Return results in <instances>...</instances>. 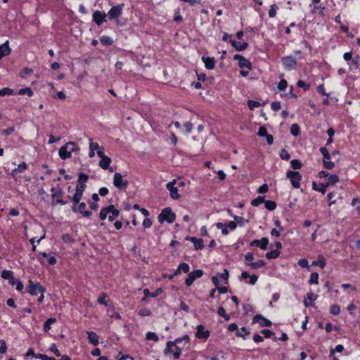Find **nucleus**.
<instances>
[{
	"instance_id": "nucleus-1",
	"label": "nucleus",
	"mask_w": 360,
	"mask_h": 360,
	"mask_svg": "<svg viewBox=\"0 0 360 360\" xmlns=\"http://www.w3.org/2000/svg\"><path fill=\"white\" fill-rule=\"evenodd\" d=\"M190 337L188 335H184L181 338L175 339L174 341H168L164 349L165 356L172 354L175 359H179L181 355L183 349L189 344Z\"/></svg>"
},
{
	"instance_id": "nucleus-2",
	"label": "nucleus",
	"mask_w": 360,
	"mask_h": 360,
	"mask_svg": "<svg viewBox=\"0 0 360 360\" xmlns=\"http://www.w3.org/2000/svg\"><path fill=\"white\" fill-rule=\"evenodd\" d=\"M79 150V148L77 144L70 141L59 148L58 155L62 160H66L71 158L72 153L78 152Z\"/></svg>"
},
{
	"instance_id": "nucleus-3",
	"label": "nucleus",
	"mask_w": 360,
	"mask_h": 360,
	"mask_svg": "<svg viewBox=\"0 0 360 360\" xmlns=\"http://www.w3.org/2000/svg\"><path fill=\"white\" fill-rule=\"evenodd\" d=\"M119 214V210L116 209L113 205H110L101 210L99 213V217L101 220H104L108 217V220L110 221H112L117 217H118Z\"/></svg>"
},
{
	"instance_id": "nucleus-4",
	"label": "nucleus",
	"mask_w": 360,
	"mask_h": 360,
	"mask_svg": "<svg viewBox=\"0 0 360 360\" xmlns=\"http://www.w3.org/2000/svg\"><path fill=\"white\" fill-rule=\"evenodd\" d=\"M158 221L160 224H163L165 221H167L169 224L173 223L176 219V215L172 212L171 207H165L164 208L158 217Z\"/></svg>"
},
{
	"instance_id": "nucleus-5",
	"label": "nucleus",
	"mask_w": 360,
	"mask_h": 360,
	"mask_svg": "<svg viewBox=\"0 0 360 360\" xmlns=\"http://www.w3.org/2000/svg\"><path fill=\"white\" fill-rule=\"evenodd\" d=\"M124 6V4L112 6L106 14L108 19L110 20H115L118 24L119 18L122 14Z\"/></svg>"
},
{
	"instance_id": "nucleus-6",
	"label": "nucleus",
	"mask_w": 360,
	"mask_h": 360,
	"mask_svg": "<svg viewBox=\"0 0 360 360\" xmlns=\"http://www.w3.org/2000/svg\"><path fill=\"white\" fill-rule=\"evenodd\" d=\"M27 292L32 296L37 295L38 293L44 294L46 288L38 282L30 281L27 285Z\"/></svg>"
},
{
	"instance_id": "nucleus-7",
	"label": "nucleus",
	"mask_w": 360,
	"mask_h": 360,
	"mask_svg": "<svg viewBox=\"0 0 360 360\" xmlns=\"http://www.w3.org/2000/svg\"><path fill=\"white\" fill-rule=\"evenodd\" d=\"M286 177L290 179L293 188H299L300 187V181L302 177L300 172L288 170L286 172Z\"/></svg>"
},
{
	"instance_id": "nucleus-8",
	"label": "nucleus",
	"mask_w": 360,
	"mask_h": 360,
	"mask_svg": "<svg viewBox=\"0 0 360 360\" xmlns=\"http://www.w3.org/2000/svg\"><path fill=\"white\" fill-rule=\"evenodd\" d=\"M113 184L120 190H124L127 188L129 181L123 179L120 173L116 172L113 176Z\"/></svg>"
},
{
	"instance_id": "nucleus-9",
	"label": "nucleus",
	"mask_w": 360,
	"mask_h": 360,
	"mask_svg": "<svg viewBox=\"0 0 360 360\" xmlns=\"http://www.w3.org/2000/svg\"><path fill=\"white\" fill-rule=\"evenodd\" d=\"M282 64L285 70L290 71L295 70L297 67V59L292 56H287L281 59Z\"/></svg>"
},
{
	"instance_id": "nucleus-10",
	"label": "nucleus",
	"mask_w": 360,
	"mask_h": 360,
	"mask_svg": "<svg viewBox=\"0 0 360 360\" xmlns=\"http://www.w3.org/2000/svg\"><path fill=\"white\" fill-rule=\"evenodd\" d=\"M97 155L99 158H101V160L99 161V166L105 170L108 169L110 172H112L113 168L110 167L111 159L106 156L104 154V152L98 151Z\"/></svg>"
},
{
	"instance_id": "nucleus-11",
	"label": "nucleus",
	"mask_w": 360,
	"mask_h": 360,
	"mask_svg": "<svg viewBox=\"0 0 360 360\" xmlns=\"http://www.w3.org/2000/svg\"><path fill=\"white\" fill-rule=\"evenodd\" d=\"M203 275V271L201 269L194 270L190 272L185 280V284L186 286H191L195 280L202 277Z\"/></svg>"
},
{
	"instance_id": "nucleus-12",
	"label": "nucleus",
	"mask_w": 360,
	"mask_h": 360,
	"mask_svg": "<svg viewBox=\"0 0 360 360\" xmlns=\"http://www.w3.org/2000/svg\"><path fill=\"white\" fill-rule=\"evenodd\" d=\"M107 15L105 12H101L100 11H95L92 15V20L98 26L101 25L103 23L107 21Z\"/></svg>"
},
{
	"instance_id": "nucleus-13",
	"label": "nucleus",
	"mask_w": 360,
	"mask_h": 360,
	"mask_svg": "<svg viewBox=\"0 0 360 360\" xmlns=\"http://www.w3.org/2000/svg\"><path fill=\"white\" fill-rule=\"evenodd\" d=\"M86 188V186H83L82 184H77L76 188H75V193L74 195L71 198L72 202H74L75 205L78 204L80 201V200L82 198L83 192Z\"/></svg>"
},
{
	"instance_id": "nucleus-14",
	"label": "nucleus",
	"mask_w": 360,
	"mask_h": 360,
	"mask_svg": "<svg viewBox=\"0 0 360 360\" xmlns=\"http://www.w3.org/2000/svg\"><path fill=\"white\" fill-rule=\"evenodd\" d=\"M233 59L238 60V65L240 68H246L247 70H251V63L243 56L239 54H235L233 56Z\"/></svg>"
},
{
	"instance_id": "nucleus-15",
	"label": "nucleus",
	"mask_w": 360,
	"mask_h": 360,
	"mask_svg": "<svg viewBox=\"0 0 360 360\" xmlns=\"http://www.w3.org/2000/svg\"><path fill=\"white\" fill-rule=\"evenodd\" d=\"M176 182V181L174 179L166 185V188L169 191L171 198L175 200L180 197L177 187L174 186Z\"/></svg>"
},
{
	"instance_id": "nucleus-16",
	"label": "nucleus",
	"mask_w": 360,
	"mask_h": 360,
	"mask_svg": "<svg viewBox=\"0 0 360 360\" xmlns=\"http://www.w3.org/2000/svg\"><path fill=\"white\" fill-rule=\"evenodd\" d=\"M269 244V239L267 238H262L260 240L255 239L250 243V246L258 247L261 250H266Z\"/></svg>"
},
{
	"instance_id": "nucleus-17",
	"label": "nucleus",
	"mask_w": 360,
	"mask_h": 360,
	"mask_svg": "<svg viewBox=\"0 0 360 360\" xmlns=\"http://www.w3.org/2000/svg\"><path fill=\"white\" fill-rule=\"evenodd\" d=\"M210 335V330L205 329L203 325H198L196 328L195 336L198 338L207 339Z\"/></svg>"
},
{
	"instance_id": "nucleus-18",
	"label": "nucleus",
	"mask_w": 360,
	"mask_h": 360,
	"mask_svg": "<svg viewBox=\"0 0 360 360\" xmlns=\"http://www.w3.org/2000/svg\"><path fill=\"white\" fill-rule=\"evenodd\" d=\"M253 323H257L260 326H271L272 323L270 320L264 317L261 314H257L253 317Z\"/></svg>"
},
{
	"instance_id": "nucleus-19",
	"label": "nucleus",
	"mask_w": 360,
	"mask_h": 360,
	"mask_svg": "<svg viewBox=\"0 0 360 360\" xmlns=\"http://www.w3.org/2000/svg\"><path fill=\"white\" fill-rule=\"evenodd\" d=\"M249 278V281H246L247 283H249L250 285H255L256 282L258 280V276L255 274L250 275V274L248 271H243L241 273L240 276H239V279L240 281L244 280L245 278Z\"/></svg>"
},
{
	"instance_id": "nucleus-20",
	"label": "nucleus",
	"mask_w": 360,
	"mask_h": 360,
	"mask_svg": "<svg viewBox=\"0 0 360 360\" xmlns=\"http://www.w3.org/2000/svg\"><path fill=\"white\" fill-rule=\"evenodd\" d=\"M86 203L82 202L79 204L77 209L75 208V205H74L72 210L74 212L77 211L79 213H81L84 217H89L91 215V212L86 210Z\"/></svg>"
},
{
	"instance_id": "nucleus-21",
	"label": "nucleus",
	"mask_w": 360,
	"mask_h": 360,
	"mask_svg": "<svg viewBox=\"0 0 360 360\" xmlns=\"http://www.w3.org/2000/svg\"><path fill=\"white\" fill-rule=\"evenodd\" d=\"M201 59L204 63L206 69L213 70L214 68L216 61L213 57L202 56Z\"/></svg>"
},
{
	"instance_id": "nucleus-22",
	"label": "nucleus",
	"mask_w": 360,
	"mask_h": 360,
	"mask_svg": "<svg viewBox=\"0 0 360 360\" xmlns=\"http://www.w3.org/2000/svg\"><path fill=\"white\" fill-rule=\"evenodd\" d=\"M186 240L193 243L194 248L196 250H202L204 248V241L201 238L198 239L195 237H187Z\"/></svg>"
},
{
	"instance_id": "nucleus-23",
	"label": "nucleus",
	"mask_w": 360,
	"mask_h": 360,
	"mask_svg": "<svg viewBox=\"0 0 360 360\" xmlns=\"http://www.w3.org/2000/svg\"><path fill=\"white\" fill-rule=\"evenodd\" d=\"M87 338L91 345L97 346L99 344V338L98 335L94 331H87Z\"/></svg>"
},
{
	"instance_id": "nucleus-24",
	"label": "nucleus",
	"mask_w": 360,
	"mask_h": 360,
	"mask_svg": "<svg viewBox=\"0 0 360 360\" xmlns=\"http://www.w3.org/2000/svg\"><path fill=\"white\" fill-rule=\"evenodd\" d=\"M11 51V49L9 47L8 41H6V42L0 45V59H1L4 56L9 55Z\"/></svg>"
},
{
	"instance_id": "nucleus-25",
	"label": "nucleus",
	"mask_w": 360,
	"mask_h": 360,
	"mask_svg": "<svg viewBox=\"0 0 360 360\" xmlns=\"http://www.w3.org/2000/svg\"><path fill=\"white\" fill-rule=\"evenodd\" d=\"M229 42L231 43V46H233L238 51L245 50L248 46V44L247 42L241 43L240 41L232 39H231Z\"/></svg>"
},
{
	"instance_id": "nucleus-26",
	"label": "nucleus",
	"mask_w": 360,
	"mask_h": 360,
	"mask_svg": "<svg viewBox=\"0 0 360 360\" xmlns=\"http://www.w3.org/2000/svg\"><path fill=\"white\" fill-rule=\"evenodd\" d=\"M27 168V164L23 162L18 165V167L12 170V174L15 175L24 172Z\"/></svg>"
},
{
	"instance_id": "nucleus-27",
	"label": "nucleus",
	"mask_w": 360,
	"mask_h": 360,
	"mask_svg": "<svg viewBox=\"0 0 360 360\" xmlns=\"http://www.w3.org/2000/svg\"><path fill=\"white\" fill-rule=\"evenodd\" d=\"M266 263L264 260L259 259L255 262L246 264V266H250L252 269H257L265 266Z\"/></svg>"
},
{
	"instance_id": "nucleus-28",
	"label": "nucleus",
	"mask_w": 360,
	"mask_h": 360,
	"mask_svg": "<svg viewBox=\"0 0 360 360\" xmlns=\"http://www.w3.org/2000/svg\"><path fill=\"white\" fill-rule=\"evenodd\" d=\"M250 333V332L247 328L242 327L240 328V330H237V332L236 333V335L237 337L242 338L243 340H246Z\"/></svg>"
},
{
	"instance_id": "nucleus-29",
	"label": "nucleus",
	"mask_w": 360,
	"mask_h": 360,
	"mask_svg": "<svg viewBox=\"0 0 360 360\" xmlns=\"http://www.w3.org/2000/svg\"><path fill=\"white\" fill-rule=\"evenodd\" d=\"M326 259L322 255H319L318 259L312 262L313 266H319L321 269H323L326 266Z\"/></svg>"
},
{
	"instance_id": "nucleus-30",
	"label": "nucleus",
	"mask_w": 360,
	"mask_h": 360,
	"mask_svg": "<svg viewBox=\"0 0 360 360\" xmlns=\"http://www.w3.org/2000/svg\"><path fill=\"white\" fill-rule=\"evenodd\" d=\"M89 148H92L94 151L96 150V153L98 151L104 152L103 147L100 146L98 143L94 142L93 139L91 138H89Z\"/></svg>"
},
{
	"instance_id": "nucleus-31",
	"label": "nucleus",
	"mask_w": 360,
	"mask_h": 360,
	"mask_svg": "<svg viewBox=\"0 0 360 360\" xmlns=\"http://www.w3.org/2000/svg\"><path fill=\"white\" fill-rule=\"evenodd\" d=\"M56 322V319L55 318H49L48 319L45 323H44L43 330L44 332H48L51 329V325L55 323Z\"/></svg>"
},
{
	"instance_id": "nucleus-32",
	"label": "nucleus",
	"mask_w": 360,
	"mask_h": 360,
	"mask_svg": "<svg viewBox=\"0 0 360 360\" xmlns=\"http://www.w3.org/2000/svg\"><path fill=\"white\" fill-rule=\"evenodd\" d=\"M100 41L103 46H110L113 44V39L109 36H102Z\"/></svg>"
},
{
	"instance_id": "nucleus-33",
	"label": "nucleus",
	"mask_w": 360,
	"mask_h": 360,
	"mask_svg": "<svg viewBox=\"0 0 360 360\" xmlns=\"http://www.w3.org/2000/svg\"><path fill=\"white\" fill-rule=\"evenodd\" d=\"M1 276L2 278L5 280H8L13 278L14 276V273L11 270H3L1 274Z\"/></svg>"
},
{
	"instance_id": "nucleus-34",
	"label": "nucleus",
	"mask_w": 360,
	"mask_h": 360,
	"mask_svg": "<svg viewBox=\"0 0 360 360\" xmlns=\"http://www.w3.org/2000/svg\"><path fill=\"white\" fill-rule=\"evenodd\" d=\"M281 252L278 250H271L266 253V257L268 259H276L279 257Z\"/></svg>"
},
{
	"instance_id": "nucleus-35",
	"label": "nucleus",
	"mask_w": 360,
	"mask_h": 360,
	"mask_svg": "<svg viewBox=\"0 0 360 360\" xmlns=\"http://www.w3.org/2000/svg\"><path fill=\"white\" fill-rule=\"evenodd\" d=\"M339 181V177L336 174H329L328 177V182L326 186L334 185L335 183Z\"/></svg>"
},
{
	"instance_id": "nucleus-36",
	"label": "nucleus",
	"mask_w": 360,
	"mask_h": 360,
	"mask_svg": "<svg viewBox=\"0 0 360 360\" xmlns=\"http://www.w3.org/2000/svg\"><path fill=\"white\" fill-rule=\"evenodd\" d=\"M265 208L269 211H273L276 208V203L273 200H265L264 201Z\"/></svg>"
},
{
	"instance_id": "nucleus-37",
	"label": "nucleus",
	"mask_w": 360,
	"mask_h": 360,
	"mask_svg": "<svg viewBox=\"0 0 360 360\" xmlns=\"http://www.w3.org/2000/svg\"><path fill=\"white\" fill-rule=\"evenodd\" d=\"M216 227L218 229L221 230V233L223 235H227L229 233L228 226L226 225V224L218 222L216 224Z\"/></svg>"
},
{
	"instance_id": "nucleus-38",
	"label": "nucleus",
	"mask_w": 360,
	"mask_h": 360,
	"mask_svg": "<svg viewBox=\"0 0 360 360\" xmlns=\"http://www.w3.org/2000/svg\"><path fill=\"white\" fill-rule=\"evenodd\" d=\"M217 314L219 316L223 317L226 321H229L231 319L230 315L226 313L224 308L222 307H219L218 308Z\"/></svg>"
},
{
	"instance_id": "nucleus-39",
	"label": "nucleus",
	"mask_w": 360,
	"mask_h": 360,
	"mask_svg": "<svg viewBox=\"0 0 360 360\" xmlns=\"http://www.w3.org/2000/svg\"><path fill=\"white\" fill-rule=\"evenodd\" d=\"M264 201H265V200H264V196H257L256 198L253 199L251 201V205L253 207H257L260 204L264 202Z\"/></svg>"
},
{
	"instance_id": "nucleus-40",
	"label": "nucleus",
	"mask_w": 360,
	"mask_h": 360,
	"mask_svg": "<svg viewBox=\"0 0 360 360\" xmlns=\"http://www.w3.org/2000/svg\"><path fill=\"white\" fill-rule=\"evenodd\" d=\"M18 95H27L29 97H31L33 95V91L30 87H26L23 89H20L18 92Z\"/></svg>"
},
{
	"instance_id": "nucleus-41",
	"label": "nucleus",
	"mask_w": 360,
	"mask_h": 360,
	"mask_svg": "<svg viewBox=\"0 0 360 360\" xmlns=\"http://www.w3.org/2000/svg\"><path fill=\"white\" fill-rule=\"evenodd\" d=\"M89 176L84 173H79L78 177V183L77 184H82L83 186H86L85 183L88 181Z\"/></svg>"
},
{
	"instance_id": "nucleus-42",
	"label": "nucleus",
	"mask_w": 360,
	"mask_h": 360,
	"mask_svg": "<svg viewBox=\"0 0 360 360\" xmlns=\"http://www.w3.org/2000/svg\"><path fill=\"white\" fill-rule=\"evenodd\" d=\"M319 274L316 272H314L311 274L310 278L309 280V283L310 285L312 284H318L319 283Z\"/></svg>"
},
{
	"instance_id": "nucleus-43",
	"label": "nucleus",
	"mask_w": 360,
	"mask_h": 360,
	"mask_svg": "<svg viewBox=\"0 0 360 360\" xmlns=\"http://www.w3.org/2000/svg\"><path fill=\"white\" fill-rule=\"evenodd\" d=\"M233 218L236 220L235 221L237 223V225H239L240 226H243L249 222L248 219H245L242 217L235 215L233 216Z\"/></svg>"
},
{
	"instance_id": "nucleus-44",
	"label": "nucleus",
	"mask_w": 360,
	"mask_h": 360,
	"mask_svg": "<svg viewBox=\"0 0 360 360\" xmlns=\"http://www.w3.org/2000/svg\"><path fill=\"white\" fill-rule=\"evenodd\" d=\"M290 133L294 136H297L300 133V127L297 124H293L290 127Z\"/></svg>"
},
{
	"instance_id": "nucleus-45",
	"label": "nucleus",
	"mask_w": 360,
	"mask_h": 360,
	"mask_svg": "<svg viewBox=\"0 0 360 360\" xmlns=\"http://www.w3.org/2000/svg\"><path fill=\"white\" fill-rule=\"evenodd\" d=\"M146 339L148 340H153L154 342H158L159 340L158 336L154 332H148L146 334Z\"/></svg>"
},
{
	"instance_id": "nucleus-46",
	"label": "nucleus",
	"mask_w": 360,
	"mask_h": 360,
	"mask_svg": "<svg viewBox=\"0 0 360 360\" xmlns=\"http://www.w3.org/2000/svg\"><path fill=\"white\" fill-rule=\"evenodd\" d=\"M316 297H314L313 293H307V297L304 300V305L307 307L311 305V304L308 302H314L315 300Z\"/></svg>"
},
{
	"instance_id": "nucleus-47",
	"label": "nucleus",
	"mask_w": 360,
	"mask_h": 360,
	"mask_svg": "<svg viewBox=\"0 0 360 360\" xmlns=\"http://www.w3.org/2000/svg\"><path fill=\"white\" fill-rule=\"evenodd\" d=\"M330 313L333 315H339L340 313V307L336 304H333L330 307Z\"/></svg>"
},
{
	"instance_id": "nucleus-48",
	"label": "nucleus",
	"mask_w": 360,
	"mask_h": 360,
	"mask_svg": "<svg viewBox=\"0 0 360 360\" xmlns=\"http://www.w3.org/2000/svg\"><path fill=\"white\" fill-rule=\"evenodd\" d=\"M108 297L107 294L105 292H102L100 296L97 299V302L99 304H103L105 306H108V302L105 301L106 297Z\"/></svg>"
},
{
	"instance_id": "nucleus-49",
	"label": "nucleus",
	"mask_w": 360,
	"mask_h": 360,
	"mask_svg": "<svg viewBox=\"0 0 360 360\" xmlns=\"http://www.w3.org/2000/svg\"><path fill=\"white\" fill-rule=\"evenodd\" d=\"M350 66H353L356 69L359 68V67L360 66V56L359 55L352 58Z\"/></svg>"
},
{
	"instance_id": "nucleus-50",
	"label": "nucleus",
	"mask_w": 360,
	"mask_h": 360,
	"mask_svg": "<svg viewBox=\"0 0 360 360\" xmlns=\"http://www.w3.org/2000/svg\"><path fill=\"white\" fill-rule=\"evenodd\" d=\"M344 350V346L342 345H337L335 349L330 350V356H333L335 352H342Z\"/></svg>"
},
{
	"instance_id": "nucleus-51",
	"label": "nucleus",
	"mask_w": 360,
	"mask_h": 360,
	"mask_svg": "<svg viewBox=\"0 0 360 360\" xmlns=\"http://www.w3.org/2000/svg\"><path fill=\"white\" fill-rule=\"evenodd\" d=\"M13 90L8 87H5V88L0 89V96H4L6 95H13Z\"/></svg>"
},
{
	"instance_id": "nucleus-52",
	"label": "nucleus",
	"mask_w": 360,
	"mask_h": 360,
	"mask_svg": "<svg viewBox=\"0 0 360 360\" xmlns=\"http://www.w3.org/2000/svg\"><path fill=\"white\" fill-rule=\"evenodd\" d=\"M276 13L277 6L275 4L271 5L268 13L269 17L271 18H274L276 15Z\"/></svg>"
},
{
	"instance_id": "nucleus-53",
	"label": "nucleus",
	"mask_w": 360,
	"mask_h": 360,
	"mask_svg": "<svg viewBox=\"0 0 360 360\" xmlns=\"http://www.w3.org/2000/svg\"><path fill=\"white\" fill-rule=\"evenodd\" d=\"M248 105L250 110H251L260 106V103L258 101H252V100H248Z\"/></svg>"
},
{
	"instance_id": "nucleus-54",
	"label": "nucleus",
	"mask_w": 360,
	"mask_h": 360,
	"mask_svg": "<svg viewBox=\"0 0 360 360\" xmlns=\"http://www.w3.org/2000/svg\"><path fill=\"white\" fill-rule=\"evenodd\" d=\"M51 191L53 192L52 195V198H60L63 195V191L60 188H58L57 189L54 188H51Z\"/></svg>"
},
{
	"instance_id": "nucleus-55",
	"label": "nucleus",
	"mask_w": 360,
	"mask_h": 360,
	"mask_svg": "<svg viewBox=\"0 0 360 360\" xmlns=\"http://www.w3.org/2000/svg\"><path fill=\"white\" fill-rule=\"evenodd\" d=\"M326 185L321 184L319 187H316V185L315 183L313 184V189L315 191H317L319 192H321V193L324 194L326 191Z\"/></svg>"
},
{
	"instance_id": "nucleus-56",
	"label": "nucleus",
	"mask_w": 360,
	"mask_h": 360,
	"mask_svg": "<svg viewBox=\"0 0 360 360\" xmlns=\"http://www.w3.org/2000/svg\"><path fill=\"white\" fill-rule=\"evenodd\" d=\"M290 164H291V167L294 169H299L302 167L301 162L300 160H297V159L292 160L291 162H290Z\"/></svg>"
},
{
	"instance_id": "nucleus-57",
	"label": "nucleus",
	"mask_w": 360,
	"mask_h": 360,
	"mask_svg": "<svg viewBox=\"0 0 360 360\" xmlns=\"http://www.w3.org/2000/svg\"><path fill=\"white\" fill-rule=\"evenodd\" d=\"M323 166L327 169H332L335 167V163L330 160H323Z\"/></svg>"
},
{
	"instance_id": "nucleus-58",
	"label": "nucleus",
	"mask_w": 360,
	"mask_h": 360,
	"mask_svg": "<svg viewBox=\"0 0 360 360\" xmlns=\"http://www.w3.org/2000/svg\"><path fill=\"white\" fill-rule=\"evenodd\" d=\"M297 86L298 87H300V88H303L304 91H307L310 88V85L308 83H306L303 80H299L297 82Z\"/></svg>"
},
{
	"instance_id": "nucleus-59",
	"label": "nucleus",
	"mask_w": 360,
	"mask_h": 360,
	"mask_svg": "<svg viewBox=\"0 0 360 360\" xmlns=\"http://www.w3.org/2000/svg\"><path fill=\"white\" fill-rule=\"evenodd\" d=\"M280 158L284 160H288L290 158L289 153L285 149H282L280 152Z\"/></svg>"
},
{
	"instance_id": "nucleus-60",
	"label": "nucleus",
	"mask_w": 360,
	"mask_h": 360,
	"mask_svg": "<svg viewBox=\"0 0 360 360\" xmlns=\"http://www.w3.org/2000/svg\"><path fill=\"white\" fill-rule=\"evenodd\" d=\"M298 265L300 266L301 267H303V268H307L308 270L309 271L310 269H309V264H308V260L305 258H301L298 260V262H297Z\"/></svg>"
},
{
	"instance_id": "nucleus-61",
	"label": "nucleus",
	"mask_w": 360,
	"mask_h": 360,
	"mask_svg": "<svg viewBox=\"0 0 360 360\" xmlns=\"http://www.w3.org/2000/svg\"><path fill=\"white\" fill-rule=\"evenodd\" d=\"M320 152L323 156V160H330V155L326 148L321 147L320 148Z\"/></svg>"
},
{
	"instance_id": "nucleus-62",
	"label": "nucleus",
	"mask_w": 360,
	"mask_h": 360,
	"mask_svg": "<svg viewBox=\"0 0 360 360\" xmlns=\"http://www.w3.org/2000/svg\"><path fill=\"white\" fill-rule=\"evenodd\" d=\"M179 267L184 273H188L190 271V266L187 263L182 262L179 264Z\"/></svg>"
},
{
	"instance_id": "nucleus-63",
	"label": "nucleus",
	"mask_w": 360,
	"mask_h": 360,
	"mask_svg": "<svg viewBox=\"0 0 360 360\" xmlns=\"http://www.w3.org/2000/svg\"><path fill=\"white\" fill-rule=\"evenodd\" d=\"M288 86V82L285 79H282L278 84V89L281 91H284Z\"/></svg>"
},
{
	"instance_id": "nucleus-64",
	"label": "nucleus",
	"mask_w": 360,
	"mask_h": 360,
	"mask_svg": "<svg viewBox=\"0 0 360 360\" xmlns=\"http://www.w3.org/2000/svg\"><path fill=\"white\" fill-rule=\"evenodd\" d=\"M32 72V69L29 68H25L20 72V77L22 78H25L27 75H31Z\"/></svg>"
}]
</instances>
